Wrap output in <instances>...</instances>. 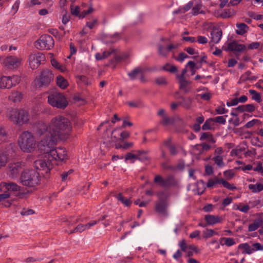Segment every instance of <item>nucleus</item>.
Instances as JSON below:
<instances>
[{"instance_id":"obj_1","label":"nucleus","mask_w":263,"mask_h":263,"mask_svg":"<svg viewBox=\"0 0 263 263\" xmlns=\"http://www.w3.org/2000/svg\"><path fill=\"white\" fill-rule=\"evenodd\" d=\"M35 133L42 139L51 140L55 143L58 139L66 140L68 139L72 131L70 121L66 117L58 115L51 119L47 124L43 121L38 122L35 126Z\"/></svg>"},{"instance_id":"obj_2","label":"nucleus","mask_w":263,"mask_h":263,"mask_svg":"<svg viewBox=\"0 0 263 263\" xmlns=\"http://www.w3.org/2000/svg\"><path fill=\"white\" fill-rule=\"evenodd\" d=\"M58 140L55 143H51V140L42 139L37 145L41 153L45 154V157H48L51 161L56 160L62 161L67 159V152L63 147L55 148Z\"/></svg>"},{"instance_id":"obj_3","label":"nucleus","mask_w":263,"mask_h":263,"mask_svg":"<svg viewBox=\"0 0 263 263\" xmlns=\"http://www.w3.org/2000/svg\"><path fill=\"white\" fill-rule=\"evenodd\" d=\"M17 144L23 153H32L36 149V141L35 137L31 132L24 131L18 136Z\"/></svg>"},{"instance_id":"obj_4","label":"nucleus","mask_w":263,"mask_h":263,"mask_svg":"<svg viewBox=\"0 0 263 263\" xmlns=\"http://www.w3.org/2000/svg\"><path fill=\"white\" fill-rule=\"evenodd\" d=\"M6 117L10 121L19 126L27 124L30 121V116L27 111L16 108L8 109Z\"/></svg>"},{"instance_id":"obj_5","label":"nucleus","mask_w":263,"mask_h":263,"mask_svg":"<svg viewBox=\"0 0 263 263\" xmlns=\"http://www.w3.org/2000/svg\"><path fill=\"white\" fill-rule=\"evenodd\" d=\"M129 136L130 133L128 132L123 130L122 127L116 128L112 131L110 136H104L103 142L101 145V148L113 146L118 141H123Z\"/></svg>"},{"instance_id":"obj_6","label":"nucleus","mask_w":263,"mask_h":263,"mask_svg":"<svg viewBox=\"0 0 263 263\" xmlns=\"http://www.w3.org/2000/svg\"><path fill=\"white\" fill-rule=\"evenodd\" d=\"M20 180L24 185L34 186L39 183V173L34 170H26L22 173Z\"/></svg>"},{"instance_id":"obj_7","label":"nucleus","mask_w":263,"mask_h":263,"mask_svg":"<svg viewBox=\"0 0 263 263\" xmlns=\"http://www.w3.org/2000/svg\"><path fill=\"white\" fill-rule=\"evenodd\" d=\"M48 103L53 107L64 109L68 105V101L63 93L55 91L48 97Z\"/></svg>"},{"instance_id":"obj_8","label":"nucleus","mask_w":263,"mask_h":263,"mask_svg":"<svg viewBox=\"0 0 263 263\" xmlns=\"http://www.w3.org/2000/svg\"><path fill=\"white\" fill-rule=\"evenodd\" d=\"M53 78L54 75L51 70L47 69H44L35 80V83L40 87H46L53 80Z\"/></svg>"},{"instance_id":"obj_9","label":"nucleus","mask_w":263,"mask_h":263,"mask_svg":"<svg viewBox=\"0 0 263 263\" xmlns=\"http://www.w3.org/2000/svg\"><path fill=\"white\" fill-rule=\"evenodd\" d=\"M43 153V158L39 159L34 162V167L37 170L42 171V174H48L50 172L53 167V164L48 157H45V154Z\"/></svg>"},{"instance_id":"obj_10","label":"nucleus","mask_w":263,"mask_h":263,"mask_svg":"<svg viewBox=\"0 0 263 263\" xmlns=\"http://www.w3.org/2000/svg\"><path fill=\"white\" fill-rule=\"evenodd\" d=\"M34 45L40 50H50L54 46V40L49 35H43L35 42Z\"/></svg>"},{"instance_id":"obj_11","label":"nucleus","mask_w":263,"mask_h":263,"mask_svg":"<svg viewBox=\"0 0 263 263\" xmlns=\"http://www.w3.org/2000/svg\"><path fill=\"white\" fill-rule=\"evenodd\" d=\"M20 81L21 77L18 75L2 76L0 78V88H11L18 84Z\"/></svg>"},{"instance_id":"obj_12","label":"nucleus","mask_w":263,"mask_h":263,"mask_svg":"<svg viewBox=\"0 0 263 263\" xmlns=\"http://www.w3.org/2000/svg\"><path fill=\"white\" fill-rule=\"evenodd\" d=\"M157 196L159 201L156 203V211L159 214L167 215V208L168 206L167 201L168 196L163 192L158 193Z\"/></svg>"},{"instance_id":"obj_13","label":"nucleus","mask_w":263,"mask_h":263,"mask_svg":"<svg viewBox=\"0 0 263 263\" xmlns=\"http://www.w3.org/2000/svg\"><path fill=\"white\" fill-rule=\"evenodd\" d=\"M15 149V144L12 143L7 145L4 149H2L0 151V168L4 166L7 160L13 156Z\"/></svg>"},{"instance_id":"obj_14","label":"nucleus","mask_w":263,"mask_h":263,"mask_svg":"<svg viewBox=\"0 0 263 263\" xmlns=\"http://www.w3.org/2000/svg\"><path fill=\"white\" fill-rule=\"evenodd\" d=\"M22 59L15 55H9L3 59L2 64L9 69H14L18 68L21 64Z\"/></svg>"},{"instance_id":"obj_15","label":"nucleus","mask_w":263,"mask_h":263,"mask_svg":"<svg viewBox=\"0 0 263 263\" xmlns=\"http://www.w3.org/2000/svg\"><path fill=\"white\" fill-rule=\"evenodd\" d=\"M45 60V55L41 53L31 54L29 58V64L31 69H34Z\"/></svg>"},{"instance_id":"obj_16","label":"nucleus","mask_w":263,"mask_h":263,"mask_svg":"<svg viewBox=\"0 0 263 263\" xmlns=\"http://www.w3.org/2000/svg\"><path fill=\"white\" fill-rule=\"evenodd\" d=\"M20 190L21 187L14 182H2L0 183V192L4 193H8L10 196V193L20 191Z\"/></svg>"},{"instance_id":"obj_17","label":"nucleus","mask_w":263,"mask_h":263,"mask_svg":"<svg viewBox=\"0 0 263 263\" xmlns=\"http://www.w3.org/2000/svg\"><path fill=\"white\" fill-rule=\"evenodd\" d=\"M23 164L20 162L11 163L9 165L8 175L13 178H16L22 168Z\"/></svg>"},{"instance_id":"obj_18","label":"nucleus","mask_w":263,"mask_h":263,"mask_svg":"<svg viewBox=\"0 0 263 263\" xmlns=\"http://www.w3.org/2000/svg\"><path fill=\"white\" fill-rule=\"evenodd\" d=\"M147 159L146 153L144 151H138L136 154L128 153L126 154L125 160H130L131 162H134L136 160L143 161Z\"/></svg>"},{"instance_id":"obj_19","label":"nucleus","mask_w":263,"mask_h":263,"mask_svg":"<svg viewBox=\"0 0 263 263\" xmlns=\"http://www.w3.org/2000/svg\"><path fill=\"white\" fill-rule=\"evenodd\" d=\"M263 224V213L257 215V217L248 226V231L253 232L257 230Z\"/></svg>"},{"instance_id":"obj_20","label":"nucleus","mask_w":263,"mask_h":263,"mask_svg":"<svg viewBox=\"0 0 263 263\" xmlns=\"http://www.w3.org/2000/svg\"><path fill=\"white\" fill-rule=\"evenodd\" d=\"M246 47L243 44H238L235 41L230 42L228 44L227 49H225L226 51H238L242 52L244 51Z\"/></svg>"},{"instance_id":"obj_21","label":"nucleus","mask_w":263,"mask_h":263,"mask_svg":"<svg viewBox=\"0 0 263 263\" xmlns=\"http://www.w3.org/2000/svg\"><path fill=\"white\" fill-rule=\"evenodd\" d=\"M222 34L220 29L217 28L213 29L211 32V40L210 42L214 44L218 43L221 39Z\"/></svg>"},{"instance_id":"obj_22","label":"nucleus","mask_w":263,"mask_h":263,"mask_svg":"<svg viewBox=\"0 0 263 263\" xmlns=\"http://www.w3.org/2000/svg\"><path fill=\"white\" fill-rule=\"evenodd\" d=\"M207 224L209 226L214 225L221 222L222 218L213 215H206L204 217Z\"/></svg>"},{"instance_id":"obj_23","label":"nucleus","mask_w":263,"mask_h":263,"mask_svg":"<svg viewBox=\"0 0 263 263\" xmlns=\"http://www.w3.org/2000/svg\"><path fill=\"white\" fill-rule=\"evenodd\" d=\"M23 98V94L18 91H12L8 96L9 100L14 103L20 102Z\"/></svg>"},{"instance_id":"obj_24","label":"nucleus","mask_w":263,"mask_h":263,"mask_svg":"<svg viewBox=\"0 0 263 263\" xmlns=\"http://www.w3.org/2000/svg\"><path fill=\"white\" fill-rule=\"evenodd\" d=\"M154 181L159 185L163 187H168L171 185V179L168 178L163 179L161 176L157 175L155 177Z\"/></svg>"},{"instance_id":"obj_25","label":"nucleus","mask_w":263,"mask_h":263,"mask_svg":"<svg viewBox=\"0 0 263 263\" xmlns=\"http://www.w3.org/2000/svg\"><path fill=\"white\" fill-rule=\"evenodd\" d=\"M143 69L140 67H137L128 72L127 74L132 80H135L142 74Z\"/></svg>"},{"instance_id":"obj_26","label":"nucleus","mask_w":263,"mask_h":263,"mask_svg":"<svg viewBox=\"0 0 263 263\" xmlns=\"http://www.w3.org/2000/svg\"><path fill=\"white\" fill-rule=\"evenodd\" d=\"M56 83L57 86L62 89H65L68 86L67 80L61 75L57 77Z\"/></svg>"},{"instance_id":"obj_27","label":"nucleus","mask_w":263,"mask_h":263,"mask_svg":"<svg viewBox=\"0 0 263 263\" xmlns=\"http://www.w3.org/2000/svg\"><path fill=\"white\" fill-rule=\"evenodd\" d=\"M50 61L52 66L61 72L64 73L68 71L65 65L60 64L55 59L51 58Z\"/></svg>"},{"instance_id":"obj_28","label":"nucleus","mask_w":263,"mask_h":263,"mask_svg":"<svg viewBox=\"0 0 263 263\" xmlns=\"http://www.w3.org/2000/svg\"><path fill=\"white\" fill-rule=\"evenodd\" d=\"M238 248L241 250L242 254H251L253 253L252 248L248 243H243L239 245Z\"/></svg>"},{"instance_id":"obj_29","label":"nucleus","mask_w":263,"mask_h":263,"mask_svg":"<svg viewBox=\"0 0 263 263\" xmlns=\"http://www.w3.org/2000/svg\"><path fill=\"white\" fill-rule=\"evenodd\" d=\"M237 29L236 32L237 34L243 35L249 30V27L245 23H241L236 25Z\"/></svg>"},{"instance_id":"obj_30","label":"nucleus","mask_w":263,"mask_h":263,"mask_svg":"<svg viewBox=\"0 0 263 263\" xmlns=\"http://www.w3.org/2000/svg\"><path fill=\"white\" fill-rule=\"evenodd\" d=\"M114 52V50L109 51H105L102 53H97L95 54V58L97 60H102L108 57L112 53Z\"/></svg>"},{"instance_id":"obj_31","label":"nucleus","mask_w":263,"mask_h":263,"mask_svg":"<svg viewBox=\"0 0 263 263\" xmlns=\"http://www.w3.org/2000/svg\"><path fill=\"white\" fill-rule=\"evenodd\" d=\"M220 243L221 245H226L228 247H231L235 245V241L232 238L222 237L220 239Z\"/></svg>"},{"instance_id":"obj_32","label":"nucleus","mask_w":263,"mask_h":263,"mask_svg":"<svg viewBox=\"0 0 263 263\" xmlns=\"http://www.w3.org/2000/svg\"><path fill=\"white\" fill-rule=\"evenodd\" d=\"M249 189L254 193H257L263 190V184L256 183L255 184H250L248 185Z\"/></svg>"},{"instance_id":"obj_33","label":"nucleus","mask_w":263,"mask_h":263,"mask_svg":"<svg viewBox=\"0 0 263 263\" xmlns=\"http://www.w3.org/2000/svg\"><path fill=\"white\" fill-rule=\"evenodd\" d=\"M196 186L197 189L195 191V193L198 195L202 194L205 189L204 182L202 180L198 181L196 183Z\"/></svg>"},{"instance_id":"obj_34","label":"nucleus","mask_w":263,"mask_h":263,"mask_svg":"<svg viewBox=\"0 0 263 263\" xmlns=\"http://www.w3.org/2000/svg\"><path fill=\"white\" fill-rule=\"evenodd\" d=\"M220 184H221L224 187L229 190L233 191L236 189V187L234 184L230 183L222 178H220Z\"/></svg>"},{"instance_id":"obj_35","label":"nucleus","mask_w":263,"mask_h":263,"mask_svg":"<svg viewBox=\"0 0 263 263\" xmlns=\"http://www.w3.org/2000/svg\"><path fill=\"white\" fill-rule=\"evenodd\" d=\"M193 99L191 98H183L180 104L185 108H191L193 106Z\"/></svg>"},{"instance_id":"obj_36","label":"nucleus","mask_w":263,"mask_h":263,"mask_svg":"<svg viewBox=\"0 0 263 263\" xmlns=\"http://www.w3.org/2000/svg\"><path fill=\"white\" fill-rule=\"evenodd\" d=\"M176 118H178L177 117L170 118L167 116H166L162 119L160 122L163 125L167 126V125L174 124Z\"/></svg>"},{"instance_id":"obj_37","label":"nucleus","mask_w":263,"mask_h":263,"mask_svg":"<svg viewBox=\"0 0 263 263\" xmlns=\"http://www.w3.org/2000/svg\"><path fill=\"white\" fill-rule=\"evenodd\" d=\"M249 92L252 95V99L253 100L257 102L258 103H260L262 101L260 94L257 92L256 90L250 89L249 90Z\"/></svg>"},{"instance_id":"obj_38","label":"nucleus","mask_w":263,"mask_h":263,"mask_svg":"<svg viewBox=\"0 0 263 263\" xmlns=\"http://www.w3.org/2000/svg\"><path fill=\"white\" fill-rule=\"evenodd\" d=\"M116 198L126 206H129L132 203L129 199L124 198L121 194H117Z\"/></svg>"},{"instance_id":"obj_39","label":"nucleus","mask_w":263,"mask_h":263,"mask_svg":"<svg viewBox=\"0 0 263 263\" xmlns=\"http://www.w3.org/2000/svg\"><path fill=\"white\" fill-rule=\"evenodd\" d=\"M215 163L219 167H223L224 166V163L223 161V157L220 155H217L213 158Z\"/></svg>"},{"instance_id":"obj_40","label":"nucleus","mask_w":263,"mask_h":263,"mask_svg":"<svg viewBox=\"0 0 263 263\" xmlns=\"http://www.w3.org/2000/svg\"><path fill=\"white\" fill-rule=\"evenodd\" d=\"M8 138V135L4 127L0 125V142H5Z\"/></svg>"},{"instance_id":"obj_41","label":"nucleus","mask_w":263,"mask_h":263,"mask_svg":"<svg viewBox=\"0 0 263 263\" xmlns=\"http://www.w3.org/2000/svg\"><path fill=\"white\" fill-rule=\"evenodd\" d=\"M228 109L225 107V105L223 102H220V104L218 105L215 108V111L217 114L223 115L228 112Z\"/></svg>"},{"instance_id":"obj_42","label":"nucleus","mask_w":263,"mask_h":263,"mask_svg":"<svg viewBox=\"0 0 263 263\" xmlns=\"http://www.w3.org/2000/svg\"><path fill=\"white\" fill-rule=\"evenodd\" d=\"M203 237L204 238H209L215 235H217L218 233L215 232L212 229H205L202 232Z\"/></svg>"},{"instance_id":"obj_43","label":"nucleus","mask_w":263,"mask_h":263,"mask_svg":"<svg viewBox=\"0 0 263 263\" xmlns=\"http://www.w3.org/2000/svg\"><path fill=\"white\" fill-rule=\"evenodd\" d=\"M134 144L133 142H125L123 144H117V143H115L114 146H115L116 148L120 149L122 148L123 149H127L129 147H132L133 146Z\"/></svg>"},{"instance_id":"obj_44","label":"nucleus","mask_w":263,"mask_h":263,"mask_svg":"<svg viewBox=\"0 0 263 263\" xmlns=\"http://www.w3.org/2000/svg\"><path fill=\"white\" fill-rule=\"evenodd\" d=\"M220 178H215L214 179H209L207 182L208 187H215L217 184H220Z\"/></svg>"},{"instance_id":"obj_45","label":"nucleus","mask_w":263,"mask_h":263,"mask_svg":"<svg viewBox=\"0 0 263 263\" xmlns=\"http://www.w3.org/2000/svg\"><path fill=\"white\" fill-rule=\"evenodd\" d=\"M163 69L172 73H175L177 72L178 70L177 68L175 66L171 65L170 64H165L163 67Z\"/></svg>"},{"instance_id":"obj_46","label":"nucleus","mask_w":263,"mask_h":263,"mask_svg":"<svg viewBox=\"0 0 263 263\" xmlns=\"http://www.w3.org/2000/svg\"><path fill=\"white\" fill-rule=\"evenodd\" d=\"M87 230V226L86 224H80L78 225L73 230L70 231L69 233H72L75 232L81 233L85 230Z\"/></svg>"},{"instance_id":"obj_47","label":"nucleus","mask_w":263,"mask_h":263,"mask_svg":"<svg viewBox=\"0 0 263 263\" xmlns=\"http://www.w3.org/2000/svg\"><path fill=\"white\" fill-rule=\"evenodd\" d=\"M177 79L179 80L180 88L183 90H185L187 86L189 84V82L185 80L184 78Z\"/></svg>"},{"instance_id":"obj_48","label":"nucleus","mask_w":263,"mask_h":263,"mask_svg":"<svg viewBox=\"0 0 263 263\" xmlns=\"http://www.w3.org/2000/svg\"><path fill=\"white\" fill-rule=\"evenodd\" d=\"M234 209L239 210L242 213H247L250 209V207L248 205H236Z\"/></svg>"},{"instance_id":"obj_49","label":"nucleus","mask_w":263,"mask_h":263,"mask_svg":"<svg viewBox=\"0 0 263 263\" xmlns=\"http://www.w3.org/2000/svg\"><path fill=\"white\" fill-rule=\"evenodd\" d=\"M79 81L85 85L88 86L91 85V81L84 76H81L79 77Z\"/></svg>"},{"instance_id":"obj_50","label":"nucleus","mask_w":263,"mask_h":263,"mask_svg":"<svg viewBox=\"0 0 263 263\" xmlns=\"http://www.w3.org/2000/svg\"><path fill=\"white\" fill-rule=\"evenodd\" d=\"M213 121L223 125L226 123V119L223 116H217L214 119H211Z\"/></svg>"},{"instance_id":"obj_51","label":"nucleus","mask_w":263,"mask_h":263,"mask_svg":"<svg viewBox=\"0 0 263 263\" xmlns=\"http://www.w3.org/2000/svg\"><path fill=\"white\" fill-rule=\"evenodd\" d=\"M192 13L193 15H197L199 13H202L201 6L200 5H196L192 9Z\"/></svg>"},{"instance_id":"obj_52","label":"nucleus","mask_w":263,"mask_h":263,"mask_svg":"<svg viewBox=\"0 0 263 263\" xmlns=\"http://www.w3.org/2000/svg\"><path fill=\"white\" fill-rule=\"evenodd\" d=\"M223 175L227 179H231L234 177L235 174L233 170H228L223 172Z\"/></svg>"},{"instance_id":"obj_53","label":"nucleus","mask_w":263,"mask_h":263,"mask_svg":"<svg viewBox=\"0 0 263 263\" xmlns=\"http://www.w3.org/2000/svg\"><path fill=\"white\" fill-rule=\"evenodd\" d=\"M156 83L159 85H163L167 84L166 79L163 77L157 78L155 80Z\"/></svg>"},{"instance_id":"obj_54","label":"nucleus","mask_w":263,"mask_h":263,"mask_svg":"<svg viewBox=\"0 0 263 263\" xmlns=\"http://www.w3.org/2000/svg\"><path fill=\"white\" fill-rule=\"evenodd\" d=\"M170 140L165 142V145L168 148L170 153L172 155H174L176 153V151L174 146H172L170 144Z\"/></svg>"},{"instance_id":"obj_55","label":"nucleus","mask_w":263,"mask_h":263,"mask_svg":"<svg viewBox=\"0 0 263 263\" xmlns=\"http://www.w3.org/2000/svg\"><path fill=\"white\" fill-rule=\"evenodd\" d=\"M253 253L257 251H263V245L260 243H255L252 245Z\"/></svg>"},{"instance_id":"obj_56","label":"nucleus","mask_w":263,"mask_h":263,"mask_svg":"<svg viewBox=\"0 0 263 263\" xmlns=\"http://www.w3.org/2000/svg\"><path fill=\"white\" fill-rule=\"evenodd\" d=\"M259 121L258 119H253L251 121L248 122L246 125L245 127L247 128H251L254 126L256 124L258 123Z\"/></svg>"},{"instance_id":"obj_57","label":"nucleus","mask_w":263,"mask_h":263,"mask_svg":"<svg viewBox=\"0 0 263 263\" xmlns=\"http://www.w3.org/2000/svg\"><path fill=\"white\" fill-rule=\"evenodd\" d=\"M70 47V55L67 57L68 59H70V57L72 55L75 54L77 53V49L74 46V44L72 43H70L69 45Z\"/></svg>"},{"instance_id":"obj_58","label":"nucleus","mask_w":263,"mask_h":263,"mask_svg":"<svg viewBox=\"0 0 263 263\" xmlns=\"http://www.w3.org/2000/svg\"><path fill=\"white\" fill-rule=\"evenodd\" d=\"M198 96L204 100L208 101L211 98V93L209 92H206L204 93L199 94Z\"/></svg>"},{"instance_id":"obj_59","label":"nucleus","mask_w":263,"mask_h":263,"mask_svg":"<svg viewBox=\"0 0 263 263\" xmlns=\"http://www.w3.org/2000/svg\"><path fill=\"white\" fill-rule=\"evenodd\" d=\"M20 4V0H16L13 5L12 6L11 11L13 13H15L18 10Z\"/></svg>"},{"instance_id":"obj_60","label":"nucleus","mask_w":263,"mask_h":263,"mask_svg":"<svg viewBox=\"0 0 263 263\" xmlns=\"http://www.w3.org/2000/svg\"><path fill=\"white\" fill-rule=\"evenodd\" d=\"M251 75V71H247L242 74L240 77V79L243 81H249V78Z\"/></svg>"},{"instance_id":"obj_61","label":"nucleus","mask_w":263,"mask_h":263,"mask_svg":"<svg viewBox=\"0 0 263 263\" xmlns=\"http://www.w3.org/2000/svg\"><path fill=\"white\" fill-rule=\"evenodd\" d=\"M166 47H163L161 45L159 46V53L163 56H166L170 51H166Z\"/></svg>"},{"instance_id":"obj_62","label":"nucleus","mask_w":263,"mask_h":263,"mask_svg":"<svg viewBox=\"0 0 263 263\" xmlns=\"http://www.w3.org/2000/svg\"><path fill=\"white\" fill-rule=\"evenodd\" d=\"M196 41L198 43L201 44H205L208 42V40L206 37L201 35L197 37V40H196Z\"/></svg>"},{"instance_id":"obj_63","label":"nucleus","mask_w":263,"mask_h":263,"mask_svg":"<svg viewBox=\"0 0 263 263\" xmlns=\"http://www.w3.org/2000/svg\"><path fill=\"white\" fill-rule=\"evenodd\" d=\"M80 11V8L78 6H72L71 7V13L72 15L78 16Z\"/></svg>"},{"instance_id":"obj_64","label":"nucleus","mask_w":263,"mask_h":263,"mask_svg":"<svg viewBox=\"0 0 263 263\" xmlns=\"http://www.w3.org/2000/svg\"><path fill=\"white\" fill-rule=\"evenodd\" d=\"M245 111H248L250 112H253L255 110V107L254 105L252 104H249L245 105Z\"/></svg>"}]
</instances>
